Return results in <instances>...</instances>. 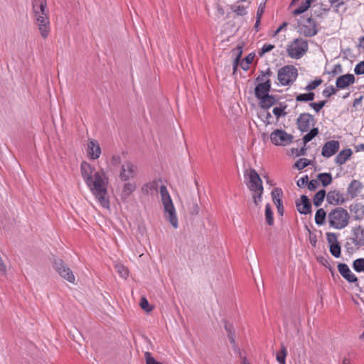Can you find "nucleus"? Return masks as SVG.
I'll list each match as a JSON object with an SVG mask.
<instances>
[{
    "label": "nucleus",
    "mask_w": 364,
    "mask_h": 364,
    "mask_svg": "<svg viewBox=\"0 0 364 364\" xmlns=\"http://www.w3.org/2000/svg\"><path fill=\"white\" fill-rule=\"evenodd\" d=\"M81 174L87 186L97 198L104 208H109V202L107 198V191L105 187V173L99 171L94 173L95 168L86 161H82L80 166Z\"/></svg>",
    "instance_id": "f257e3e1"
},
{
    "label": "nucleus",
    "mask_w": 364,
    "mask_h": 364,
    "mask_svg": "<svg viewBox=\"0 0 364 364\" xmlns=\"http://www.w3.org/2000/svg\"><path fill=\"white\" fill-rule=\"evenodd\" d=\"M349 219L348 211L341 207L333 209L328 215L329 225L337 230L346 228L348 225Z\"/></svg>",
    "instance_id": "f03ea898"
},
{
    "label": "nucleus",
    "mask_w": 364,
    "mask_h": 364,
    "mask_svg": "<svg viewBox=\"0 0 364 364\" xmlns=\"http://www.w3.org/2000/svg\"><path fill=\"white\" fill-rule=\"evenodd\" d=\"M160 193L164 207V211L166 214H168L166 218L174 228H177L178 227V223L176 210L171 196L165 186L162 185L160 187Z\"/></svg>",
    "instance_id": "7ed1b4c3"
},
{
    "label": "nucleus",
    "mask_w": 364,
    "mask_h": 364,
    "mask_svg": "<svg viewBox=\"0 0 364 364\" xmlns=\"http://www.w3.org/2000/svg\"><path fill=\"white\" fill-rule=\"evenodd\" d=\"M308 48V41L298 38L287 46V52L291 58L299 59L307 52Z\"/></svg>",
    "instance_id": "20e7f679"
},
{
    "label": "nucleus",
    "mask_w": 364,
    "mask_h": 364,
    "mask_svg": "<svg viewBox=\"0 0 364 364\" xmlns=\"http://www.w3.org/2000/svg\"><path fill=\"white\" fill-rule=\"evenodd\" d=\"M298 70L294 65H285L278 70L277 79L281 85H289L297 78Z\"/></svg>",
    "instance_id": "39448f33"
},
{
    "label": "nucleus",
    "mask_w": 364,
    "mask_h": 364,
    "mask_svg": "<svg viewBox=\"0 0 364 364\" xmlns=\"http://www.w3.org/2000/svg\"><path fill=\"white\" fill-rule=\"evenodd\" d=\"M244 176L246 180L248 179L245 183L250 191L254 192L260 190L264 191L262 181L255 169L250 168L249 170H245Z\"/></svg>",
    "instance_id": "423d86ee"
},
{
    "label": "nucleus",
    "mask_w": 364,
    "mask_h": 364,
    "mask_svg": "<svg viewBox=\"0 0 364 364\" xmlns=\"http://www.w3.org/2000/svg\"><path fill=\"white\" fill-rule=\"evenodd\" d=\"M53 268L58 274L70 283H74L75 278L72 270L66 265L60 258H54Z\"/></svg>",
    "instance_id": "0eeeda50"
},
{
    "label": "nucleus",
    "mask_w": 364,
    "mask_h": 364,
    "mask_svg": "<svg viewBox=\"0 0 364 364\" xmlns=\"http://www.w3.org/2000/svg\"><path fill=\"white\" fill-rule=\"evenodd\" d=\"M294 136L284 130L277 129L270 134V140L277 146H286L291 143Z\"/></svg>",
    "instance_id": "6e6552de"
},
{
    "label": "nucleus",
    "mask_w": 364,
    "mask_h": 364,
    "mask_svg": "<svg viewBox=\"0 0 364 364\" xmlns=\"http://www.w3.org/2000/svg\"><path fill=\"white\" fill-rule=\"evenodd\" d=\"M315 124V119L310 113H301L296 119V126L301 132H306L310 129V125Z\"/></svg>",
    "instance_id": "1a4fd4ad"
},
{
    "label": "nucleus",
    "mask_w": 364,
    "mask_h": 364,
    "mask_svg": "<svg viewBox=\"0 0 364 364\" xmlns=\"http://www.w3.org/2000/svg\"><path fill=\"white\" fill-rule=\"evenodd\" d=\"M137 167L130 161L124 164L120 170L119 178L123 181H127L134 178L136 175Z\"/></svg>",
    "instance_id": "9d476101"
},
{
    "label": "nucleus",
    "mask_w": 364,
    "mask_h": 364,
    "mask_svg": "<svg viewBox=\"0 0 364 364\" xmlns=\"http://www.w3.org/2000/svg\"><path fill=\"white\" fill-rule=\"evenodd\" d=\"M272 82L270 79L267 78L262 82H258L255 88V97L259 100L267 95H268L271 90Z\"/></svg>",
    "instance_id": "9b49d317"
},
{
    "label": "nucleus",
    "mask_w": 364,
    "mask_h": 364,
    "mask_svg": "<svg viewBox=\"0 0 364 364\" xmlns=\"http://www.w3.org/2000/svg\"><path fill=\"white\" fill-rule=\"evenodd\" d=\"M340 148V143L338 141L331 140L326 141L321 151V155L325 158H329L337 153Z\"/></svg>",
    "instance_id": "f8f14e48"
},
{
    "label": "nucleus",
    "mask_w": 364,
    "mask_h": 364,
    "mask_svg": "<svg viewBox=\"0 0 364 364\" xmlns=\"http://www.w3.org/2000/svg\"><path fill=\"white\" fill-rule=\"evenodd\" d=\"M341 275L349 283L358 282V277L352 273L348 266L345 263H339L337 266Z\"/></svg>",
    "instance_id": "ddd939ff"
},
{
    "label": "nucleus",
    "mask_w": 364,
    "mask_h": 364,
    "mask_svg": "<svg viewBox=\"0 0 364 364\" xmlns=\"http://www.w3.org/2000/svg\"><path fill=\"white\" fill-rule=\"evenodd\" d=\"M272 201L276 205L279 215L282 216L284 213V208L282 200L283 195L282 190L279 188H274L271 193Z\"/></svg>",
    "instance_id": "4468645a"
},
{
    "label": "nucleus",
    "mask_w": 364,
    "mask_h": 364,
    "mask_svg": "<svg viewBox=\"0 0 364 364\" xmlns=\"http://www.w3.org/2000/svg\"><path fill=\"white\" fill-rule=\"evenodd\" d=\"M355 76L353 74H345L339 76L336 80V87L338 90H343L355 82Z\"/></svg>",
    "instance_id": "2eb2a0df"
},
{
    "label": "nucleus",
    "mask_w": 364,
    "mask_h": 364,
    "mask_svg": "<svg viewBox=\"0 0 364 364\" xmlns=\"http://www.w3.org/2000/svg\"><path fill=\"white\" fill-rule=\"evenodd\" d=\"M353 237L352 242L358 247L364 246V228L361 225L354 227L352 230Z\"/></svg>",
    "instance_id": "dca6fc26"
},
{
    "label": "nucleus",
    "mask_w": 364,
    "mask_h": 364,
    "mask_svg": "<svg viewBox=\"0 0 364 364\" xmlns=\"http://www.w3.org/2000/svg\"><path fill=\"white\" fill-rule=\"evenodd\" d=\"M296 206L301 214L307 215L311 213V203L306 195L301 196L300 202L296 201Z\"/></svg>",
    "instance_id": "f3484780"
},
{
    "label": "nucleus",
    "mask_w": 364,
    "mask_h": 364,
    "mask_svg": "<svg viewBox=\"0 0 364 364\" xmlns=\"http://www.w3.org/2000/svg\"><path fill=\"white\" fill-rule=\"evenodd\" d=\"M326 200L329 204L333 205H342L346 202L343 194L338 190L329 191L326 196Z\"/></svg>",
    "instance_id": "a211bd4d"
},
{
    "label": "nucleus",
    "mask_w": 364,
    "mask_h": 364,
    "mask_svg": "<svg viewBox=\"0 0 364 364\" xmlns=\"http://www.w3.org/2000/svg\"><path fill=\"white\" fill-rule=\"evenodd\" d=\"M363 184L358 180L353 179L347 188V193L351 198H355L363 189Z\"/></svg>",
    "instance_id": "6ab92c4d"
},
{
    "label": "nucleus",
    "mask_w": 364,
    "mask_h": 364,
    "mask_svg": "<svg viewBox=\"0 0 364 364\" xmlns=\"http://www.w3.org/2000/svg\"><path fill=\"white\" fill-rule=\"evenodd\" d=\"M279 97L277 95H267L259 100V105L263 109H268L272 106L278 103Z\"/></svg>",
    "instance_id": "aec40b11"
},
{
    "label": "nucleus",
    "mask_w": 364,
    "mask_h": 364,
    "mask_svg": "<svg viewBox=\"0 0 364 364\" xmlns=\"http://www.w3.org/2000/svg\"><path fill=\"white\" fill-rule=\"evenodd\" d=\"M87 153L92 159H97L100 157L101 148L96 140L92 139L89 141L87 144Z\"/></svg>",
    "instance_id": "412c9836"
},
{
    "label": "nucleus",
    "mask_w": 364,
    "mask_h": 364,
    "mask_svg": "<svg viewBox=\"0 0 364 364\" xmlns=\"http://www.w3.org/2000/svg\"><path fill=\"white\" fill-rule=\"evenodd\" d=\"M32 6L36 16L48 12L46 0H32Z\"/></svg>",
    "instance_id": "4be33fe9"
},
{
    "label": "nucleus",
    "mask_w": 364,
    "mask_h": 364,
    "mask_svg": "<svg viewBox=\"0 0 364 364\" xmlns=\"http://www.w3.org/2000/svg\"><path fill=\"white\" fill-rule=\"evenodd\" d=\"M353 151L350 149L341 151L335 158V163L339 166L344 164L351 156Z\"/></svg>",
    "instance_id": "5701e85b"
},
{
    "label": "nucleus",
    "mask_w": 364,
    "mask_h": 364,
    "mask_svg": "<svg viewBox=\"0 0 364 364\" xmlns=\"http://www.w3.org/2000/svg\"><path fill=\"white\" fill-rule=\"evenodd\" d=\"M350 211L354 214L356 220H360L364 217V205L361 203L352 204L350 206Z\"/></svg>",
    "instance_id": "b1692460"
},
{
    "label": "nucleus",
    "mask_w": 364,
    "mask_h": 364,
    "mask_svg": "<svg viewBox=\"0 0 364 364\" xmlns=\"http://www.w3.org/2000/svg\"><path fill=\"white\" fill-rule=\"evenodd\" d=\"M298 31L306 37H313L318 33V29L317 28L311 27L310 25L303 24L299 26Z\"/></svg>",
    "instance_id": "393cba45"
},
{
    "label": "nucleus",
    "mask_w": 364,
    "mask_h": 364,
    "mask_svg": "<svg viewBox=\"0 0 364 364\" xmlns=\"http://www.w3.org/2000/svg\"><path fill=\"white\" fill-rule=\"evenodd\" d=\"M136 188L135 183H125L123 186L122 192V198L126 200L132 193H133Z\"/></svg>",
    "instance_id": "a878e982"
},
{
    "label": "nucleus",
    "mask_w": 364,
    "mask_h": 364,
    "mask_svg": "<svg viewBox=\"0 0 364 364\" xmlns=\"http://www.w3.org/2000/svg\"><path fill=\"white\" fill-rule=\"evenodd\" d=\"M315 99V94L311 91H308L306 93L298 94L296 95L295 100L296 102H311Z\"/></svg>",
    "instance_id": "bb28decb"
},
{
    "label": "nucleus",
    "mask_w": 364,
    "mask_h": 364,
    "mask_svg": "<svg viewBox=\"0 0 364 364\" xmlns=\"http://www.w3.org/2000/svg\"><path fill=\"white\" fill-rule=\"evenodd\" d=\"M317 179L321 181L323 187H326L332 183L333 178L331 173H321L317 176Z\"/></svg>",
    "instance_id": "cd10ccee"
},
{
    "label": "nucleus",
    "mask_w": 364,
    "mask_h": 364,
    "mask_svg": "<svg viewBox=\"0 0 364 364\" xmlns=\"http://www.w3.org/2000/svg\"><path fill=\"white\" fill-rule=\"evenodd\" d=\"M326 196L327 195L325 189L318 191L313 198L314 205L316 207H319L322 204Z\"/></svg>",
    "instance_id": "c85d7f7f"
},
{
    "label": "nucleus",
    "mask_w": 364,
    "mask_h": 364,
    "mask_svg": "<svg viewBox=\"0 0 364 364\" xmlns=\"http://www.w3.org/2000/svg\"><path fill=\"white\" fill-rule=\"evenodd\" d=\"M326 218V212L323 208L317 210L315 214V223L318 225H322L325 223Z\"/></svg>",
    "instance_id": "c756f323"
},
{
    "label": "nucleus",
    "mask_w": 364,
    "mask_h": 364,
    "mask_svg": "<svg viewBox=\"0 0 364 364\" xmlns=\"http://www.w3.org/2000/svg\"><path fill=\"white\" fill-rule=\"evenodd\" d=\"M247 6L242 5H235L232 4L230 6V9L232 12H234L237 16H245L247 14Z\"/></svg>",
    "instance_id": "7c9ffc66"
},
{
    "label": "nucleus",
    "mask_w": 364,
    "mask_h": 364,
    "mask_svg": "<svg viewBox=\"0 0 364 364\" xmlns=\"http://www.w3.org/2000/svg\"><path fill=\"white\" fill-rule=\"evenodd\" d=\"M318 128L314 127L307 134H306L302 139L304 145H306L308 142L311 141L315 136H316L318 134Z\"/></svg>",
    "instance_id": "2f4dec72"
},
{
    "label": "nucleus",
    "mask_w": 364,
    "mask_h": 364,
    "mask_svg": "<svg viewBox=\"0 0 364 364\" xmlns=\"http://www.w3.org/2000/svg\"><path fill=\"white\" fill-rule=\"evenodd\" d=\"M265 220L266 223L272 226L274 225L273 212L270 204L267 203L265 206Z\"/></svg>",
    "instance_id": "473e14b6"
},
{
    "label": "nucleus",
    "mask_w": 364,
    "mask_h": 364,
    "mask_svg": "<svg viewBox=\"0 0 364 364\" xmlns=\"http://www.w3.org/2000/svg\"><path fill=\"white\" fill-rule=\"evenodd\" d=\"M255 57V55L253 53H251L249 55H247L245 58V59L241 62V63H240L241 68L244 70L247 71L250 68L249 65L252 63Z\"/></svg>",
    "instance_id": "72a5a7b5"
},
{
    "label": "nucleus",
    "mask_w": 364,
    "mask_h": 364,
    "mask_svg": "<svg viewBox=\"0 0 364 364\" xmlns=\"http://www.w3.org/2000/svg\"><path fill=\"white\" fill-rule=\"evenodd\" d=\"M310 6L311 3L309 1L306 0L304 2L302 3L301 6H299L297 9H294L292 14L294 16L300 15L306 11L310 7Z\"/></svg>",
    "instance_id": "f704fd0d"
},
{
    "label": "nucleus",
    "mask_w": 364,
    "mask_h": 364,
    "mask_svg": "<svg viewBox=\"0 0 364 364\" xmlns=\"http://www.w3.org/2000/svg\"><path fill=\"white\" fill-rule=\"evenodd\" d=\"M287 350L284 344L281 346V350L277 353L276 359L280 364H285Z\"/></svg>",
    "instance_id": "c9c22d12"
},
{
    "label": "nucleus",
    "mask_w": 364,
    "mask_h": 364,
    "mask_svg": "<svg viewBox=\"0 0 364 364\" xmlns=\"http://www.w3.org/2000/svg\"><path fill=\"white\" fill-rule=\"evenodd\" d=\"M352 267L356 272H364V258H358L353 262Z\"/></svg>",
    "instance_id": "e433bc0d"
},
{
    "label": "nucleus",
    "mask_w": 364,
    "mask_h": 364,
    "mask_svg": "<svg viewBox=\"0 0 364 364\" xmlns=\"http://www.w3.org/2000/svg\"><path fill=\"white\" fill-rule=\"evenodd\" d=\"M312 161L307 159L306 158H302L299 159L295 164L294 167L297 168L298 170H301L309 165L312 164Z\"/></svg>",
    "instance_id": "4c0bfd02"
},
{
    "label": "nucleus",
    "mask_w": 364,
    "mask_h": 364,
    "mask_svg": "<svg viewBox=\"0 0 364 364\" xmlns=\"http://www.w3.org/2000/svg\"><path fill=\"white\" fill-rule=\"evenodd\" d=\"M329 251H330L331 254L336 258L340 257L341 254V247L340 243L336 242L334 245H330Z\"/></svg>",
    "instance_id": "58836bf2"
},
{
    "label": "nucleus",
    "mask_w": 364,
    "mask_h": 364,
    "mask_svg": "<svg viewBox=\"0 0 364 364\" xmlns=\"http://www.w3.org/2000/svg\"><path fill=\"white\" fill-rule=\"evenodd\" d=\"M323 80L321 78H317L311 82H310L304 88L306 91H312L318 87L321 83Z\"/></svg>",
    "instance_id": "ea45409f"
},
{
    "label": "nucleus",
    "mask_w": 364,
    "mask_h": 364,
    "mask_svg": "<svg viewBox=\"0 0 364 364\" xmlns=\"http://www.w3.org/2000/svg\"><path fill=\"white\" fill-rule=\"evenodd\" d=\"M188 210L190 213L193 215H197L199 213L200 208L197 200H193L192 203L189 204Z\"/></svg>",
    "instance_id": "a19ab883"
},
{
    "label": "nucleus",
    "mask_w": 364,
    "mask_h": 364,
    "mask_svg": "<svg viewBox=\"0 0 364 364\" xmlns=\"http://www.w3.org/2000/svg\"><path fill=\"white\" fill-rule=\"evenodd\" d=\"M50 24H40L38 25L40 33L43 38H46L50 32Z\"/></svg>",
    "instance_id": "79ce46f5"
},
{
    "label": "nucleus",
    "mask_w": 364,
    "mask_h": 364,
    "mask_svg": "<svg viewBox=\"0 0 364 364\" xmlns=\"http://www.w3.org/2000/svg\"><path fill=\"white\" fill-rule=\"evenodd\" d=\"M327 101L321 100L318 102H310L309 107L315 110L316 112H319L320 110L326 105Z\"/></svg>",
    "instance_id": "37998d69"
},
{
    "label": "nucleus",
    "mask_w": 364,
    "mask_h": 364,
    "mask_svg": "<svg viewBox=\"0 0 364 364\" xmlns=\"http://www.w3.org/2000/svg\"><path fill=\"white\" fill-rule=\"evenodd\" d=\"M337 91V88H335L333 85H331L323 90L322 95L325 97H330L332 95L336 94Z\"/></svg>",
    "instance_id": "c03bdc74"
},
{
    "label": "nucleus",
    "mask_w": 364,
    "mask_h": 364,
    "mask_svg": "<svg viewBox=\"0 0 364 364\" xmlns=\"http://www.w3.org/2000/svg\"><path fill=\"white\" fill-rule=\"evenodd\" d=\"M36 16H37L36 21H37L38 25L50 24L49 19L48 17V12H46L45 14L37 15Z\"/></svg>",
    "instance_id": "a18cd8bd"
},
{
    "label": "nucleus",
    "mask_w": 364,
    "mask_h": 364,
    "mask_svg": "<svg viewBox=\"0 0 364 364\" xmlns=\"http://www.w3.org/2000/svg\"><path fill=\"white\" fill-rule=\"evenodd\" d=\"M144 358L146 360V364H162L161 363L157 361L151 355L150 352H145Z\"/></svg>",
    "instance_id": "49530a36"
},
{
    "label": "nucleus",
    "mask_w": 364,
    "mask_h": 364,
    "mask_svg": "<svg viewBox=\"0 0 364 364\" xmlns=\"http://www.w3.org/2000/svg\"><path fill=\"white\" fill-rule=\"evenodd\" d=\"M326 240L329 246L331 245H334L336 242H338L337 235L334 232H327L326 233Z\"/></svg>",
    "instance_id": "de8ad7c7"
},
{
    "label": "nucleus",
    "mask_w": 364,
    "mask_h": 364,
    "mask_svg": "<svg viewBox=\"0 0 364 364\" xmlns=\"http://www.w3.org/2000/svg\"><path fill=\"white\" fill-rule=\"evenodd\" d=\"M264 191H254L252 194L253 202L255 205H258L262 200V196Z\"/></svg>",
    "instance_id": "09e8293b"
},
{
    "label": "nucleus",
    "mask_w": 364,
    "mask_h": 364,
    "mask_svg": "<svg viewBox=\"0 0 364 364\" xmlns=\"http://www.w3.org/2000/svg\"><path fill=\"white\" fill-rule=\"evenodd\" d=\"M140 306L146 312H150L152 310V307L149 306V301L145 297L141 299Z\"/></svg>",
    "instance_id": "8fccbe9b"
},
{
    "label": "nucleus",
    "mask_w": 364,
    "mask_h": 364,
    "mask_svg": "<svg viewBox=\"0 0 364 364\" xmlns=\"http://www.w3.org/2000/svg\"><path fill=\"white\" fill-rule=\"evenodd\" d=\"M274 48V45L272 44H264L261 50L259 51V55L262 57L266 53L270 52Z\"/></svg>",
    "instance_id": "3c124183"
},
{
    "label": "nucleus",
    "mask_w": 364,
    "mask_h": 364,
    "mask_svg": "<svg viewBox=\"0 0 364 364\" xmlns=\"http://www.w3.org/2000/svg\"><path fill=\"white\" fill-rule=\"evenodd\" d=\"M354 72L355 75H364V60L358 63L355 68Z\"/></svg>",
    "instance_id": "603ef678"
},
{
    "label": "nucleus",
    "mask_w": 364,
    "mask_h": 364,
    "mask_svg": "<svg viewBox=\"0 0 364 364\" xmlns=\"http://www.w3.org/2000/svg\"><path fill=\"white\" fill-rule=\"evenodd\" d=\"M265 7H266V0H264V1H262L259 4V7L257 11L256 18H262V16L265 10Z\"/></svg>",
    "instance_id": "864d4df0"
},
{
    "label": "nucleus",
    "mask_w": 364,
    "mask_h": 364,
    "mask_svg": "<svg viewBox=\"0 0 364 364\" xmlns=\"http://www.w3.org/2000/svg\"><path fill=\"white\" fill-rule=\"evenodd\" d=\"M273 114L276 116L277 119L278 120L281 117H285L287 115V112L282 111V109L279 107H276L272 110Z\"/></svg>",
    "instance_id": "5fc2aeb1"
},
{
    "label": "nucleus",
    "mask_w": 364,
    "mask_h": 364,
    "mask_svg": "<svg viewBox=\"0 0 364 364\" xmlns=\"http://www.w3.org/2000/svg\"><path fill=\"white\" fill-rule=\"evenodd\" d=\"M308 182L309 176L308 175H305L297 181L296 184L299 188H304L306 185H308Z\"/></svg>",
    "instance_id": "6e6d98bb"
},
{
    "label": "nucleus",
    "mask_w": 364,
    "mask_h": 364,
    "mask_svg": "<svg viewBox=\"0 0 364 364\" xmlns=\"http://www.w3.org/2000/svg\"><path fill=\"white\" fill-rule=\"evenodd\" d=\"M291 152L293 154H295L296 156H304V155H306V148L305 147V146L301 147L299 149L292 148Z\"/></svg>",
    "instance_id": "4d7b16f0"
},
{
    "label": "nucleus",
    "mask_w": 364,
    "mask_h": 364,
    "mask_svg": "<svg viewBox=\"0 0 364 364\" xmlns=\"http://www.w3.org/2000/svg\"><path fill=\"white\" fill-rule=\"evenodd\" d=\"M223 322L225 323L224 327H225V331L228 333V336L230 335V334H235V331H234L232 324L229 323L226 320H224Z\"/></svg>",
    "instance_id": "13d9d810"
},
{
    "label": "nucleus",
    "mask_w": 364,
    "mask_h": 364,
    "mask_svg": "<svg viewBox=\"0 0 364 364\" xmlns=\"http://www.w3.org/2000/svg\"><path fill=\"white\" fill-rule=\"evenodd\" d=\"M308 189L311 191H314L318 186V182L316 179H312L308 182Z\"/></svg>",
    "instance_id": "bf43d9fd"
},
{
    "label": "nucleus",
    "mask_w": 364,
    "mask_h": 364,
    "mask_svg": "<svg viewBox=\"0 0 364 364\" xmlns=\"http://www.w3.org/2000/svg\"><path fill=\"white\" fill-rule=\"evenodd\" d=\"M232 55H235V58L237 59H241L242 54V47L240 46H237L235 48L232 50Z\"/></svg>",
    "instance_id": "052dcab7"
},
{
    "label": "nucleus",
    "mask_w": 364,
    "mask_h": 364,
    "mask_svg": "<svg viewBox=\"0 0 364 364\" xmlns=\"http://www.w3.org/2000/svg\"><path fill=\"white\" fill-rule=\"evenodd\" d=\"M117 272H119L120 276L123 278H126L129 274L128 269L123 266H118Z\"/></svg>",
    "instance_id": "680f3d73"
},
{
    "label": "nucleus",
    "mask_w": 364,
    "mask_h": 364,
    "mask_svg": "<svg viewBox=\"0 0 364 364\" xmlns=\"http://www.w3.org/2000/svg\"><path fill=\"white\" fill-rule=\"evenodd\" d=\"M342 71H343V68H342L341 65L337 64V65H334L333 69L331 70V72L330 73L333 75H336L338 73H342Z\"/></svg>",
    "instance_id": "e2e57ef3"
},
{
    "label": "nucleus",
    "mask_w": 364,
    "mask_h": 364,
    "mask_svg": "<svg viewBox=\"0 0 364 364\" xmlns=\"http://www.w3.org/2000/svg\"><path fill=\"white\" fill-rule=\"evenodd\" d=\"M267 79V78L266 77L264 71L261 70V71H259V74L258 75V76L255 78V82H264V80Z\"/></svg>",
    "instance_id": "0e129e2a"
},
{
    "label": "nucleus",
    "mask_w": 364,
    "mask_h": 364,
    "mask_svg": "<svg viewBox=\"0 0 364 364\" xmlns=\"http://www.w3.org/2000/svg\"><path fill=\"white\" fill-rule=\"evenodd\" d=\"M121 162V158L119 155H114L112 157L111 163L113 166H117Z\"/></svg>",
    "instance_id": "69168bd1"
},
{
    "label": "nucleus",
    "mask_w": 364,
    "mask_h": 364,
    "mask_svg": "<svg viewBox=\"0 0 364 364\" xmlns=\"http://www.w3.org/2000/svg\"><path fill=\"white\" fill-rule=\"evenodd\" d=\"M272 118V114H270V112H267L264 114V118H263V122L267 125V124H272V122H270V119Z\"/></svg>",
    "instance_id": "338daca9"
},
{
    "label": "nucleus",
    "mask_w": 364,
    "mask_h": 364,
    "mask_svg": "<svg viewBox=\"0 0 364 364\" xmlns=\"http://www.w3.org/2000/svg\"><path fill=\"white\" fill-rule=\"evenodd\" d=\"M306 22L311 26V27L317 28V23L313 19L311 16L306 18Z\"/></svg>",
    "instance_id": "774afa93"
}]
</instances>
